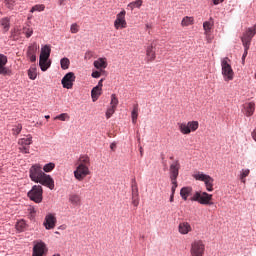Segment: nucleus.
Wrapping results in <instances>:
<instances>
[{"instance_id": "20e7f679", "label": "nucleus", "mask_w": 256, "mask_h": 256, "mask_svg": "<svg viewBox=\"0 0 256 256\" xmlns=\"http://www.w3.org/2000/svg\"><path fill=\"white\" fill-rule=\"evenodd\" d=\"M190 201H197L200 205H214L213 194L202 191H196L193 197L190 198Z\"/></svg>"}, {"instance_id": "3c124183", "label": "nucleus", "mask_w": 256, "mask_h": 256, "mask_svg": "<svg viewBox=\"0 0 256 256\" xmlns=\"http://www.w3.org/2000/svg\"><path fill=\"white\" fill-rule=\"evenodd\" d=\"M103 81H104V79L99 80L98 85L96 86V87H98V89H100L102 91H103Z\"/></svg>"}, {"instance_id": "5701e85b", "label": "nucleus", "mask_w": 256, "mask_h": 256, "mask_svg": "<svg viewBox=\"0 0 256 256\" xmlns=\"http://www.w3.org/2000/svg\"><path fill=\"white\" fill-rule=\"evenodd\" d=\"M0 25L3 29V32L7 33V31H9V29L11 28V20L7 17H4L0 19Z\"/></svg>"}, {"instance_id": "473e14b6", "label": "nucleus", "mask_w": 256, "mask_h": 256, "mask_svg": "<svg viewBox=\"0 0 256 256\" xmlns=\"http://www.w3.org/2000/svg\"><path fill=\"white\" fill-rule=\"evenodd\" d=\"M28 77L29 79H31L32 81H35L37 79V68L36 67H31L28 70Z\"/></svg>"}, {"instance_id": "dca6fc26", "label": "nucleus", "mask_w": 256, "mask_h": 256, "mask_svg": "<svg viewBox=\"0 0 256 256\" xmlns=\"http://www.w3.org/2000/svg\"><path fill=\"white\" fill-rule=\"evenodd\" d=\"M37 44H32L31 46L28 47L27 51V57L30 59L32 63H35L37 61Z\"/></svg>"}, {"instance_id": "f03ea898", "label": "nucleus", "mask_w": 256, "mask_h": 256, "mask_svg": "<svg viewBox=\"0 0 256 256\" xmlns=\"http://www.w3.org/2000/svg\"><path fill=\"white\" fill-rule=\"evenodd\" d=\"M75 166L74 177L77 181H83L85 177L91 175V170H89V167H91V158L87 155L80 156Z\"/></svg>"}, {"instance_id": "f3484780", "label": "nucleus", "mask_w": 256, "mask_h": 256, "mask_svg": "<svg viewBox=\"0 0 256 256\" xmlns=\"http://www.w3.org/2000/svg\"><path fill=\"white\" fill-rule=\"evenodd\" d=\"M178 231L181 235H188V233L193 231V228H191V224H189V222H181L178 226Z\"/></svg>"}, {"instance_id": "bf43d9fd", "label": "nucleus", "mask_w": 256, "mask_h": 256, "mask_svg": "<svg viewBox=\"0 0 256 256\" xmlns=\"http://www.w3.org/2000/svg\"><path fill=\"white\" fill-rule=\"evenodd\" d=\"M65 3V0H59V5H63Z\"/></svg>"}, {"instance_id": "8fccbe9b", "label": "nucleus", "mask_w": 256, "mask_h": 256, "mask_svg": "<svg viewBox=\"0 0 256 256\" xmlns=\"http://www.w3.org/2000/svg\"><path fill=\"white\" fill-rule=\"evenodd\" d=\"M19 149L22 153H29V146H21Z\"/></svg>"}, {"instance_id": "680f3d73", "label": "nucleus", "mask_w": 256, "mask_h": 256, "mask_svg": "<svg viewBox=\"0 0 256 256\" xmlns=\"http://www.w3.org/2000/svg\"><path fill=\"white\" fill-rule=\"evenodd\" d=\"M50 117H51V116H49V115H46V116H45V119H50Z\"/></svg>"}, {"instance_id": "a878e982", "label": "nucleus", "mask_w": 256, "mask_h": 256, "mask_svg": "<svg viewBox=\"0 0 256 256\" xmlns=\"http://www.w3.org/2000/svg\"><path fill=\"white\" fill-rule=\"evenodd\" d=\"M213 18H210V21H206L203 23V29L205 31V35L209 37V34L211 33V29H213Z\"/></svg>"}, {"instance_id": "aec40b11", "label": "nucleus", "mask_w": 256, "mask_h": 256, "mask_svg": "<svg viewBox=\"0 0 256 256\" xmlns=\"http://www.w3.org/2000/svg\"><path fill=\"white\" fill-rule=\"evenodd\" d=\"M193 193V188L192 187H183L180 190V197H182V199L184 201H187V199H189L190 195Z\"/></svg>"}, {"instance_id": "cd10ccee", "label": "nucleus", "mask_w": 256, "mask_h": 256, "mask_svg": "<svg viewBox=\"0 0 256 256\" xmlns=\"http://www.w3.org/2000/svg\"><path fill=\"white\" fill-rule=\"evenodd\" d=\"M132 123L135 125L137 123V118L139 117V105H134L131 112Z\"/></svg>"}, {"instance_id": "a19ab883", "label": "nucleus", "mask_w": 256, "mask_h": 256, "mask_svg": "<svg viewBox=\"0 0 256 256\" xmlns=\"http://www.w3.org/2000/svg\"><path fill=\"white\" fill-rule=\"evenodd\" d=\"M25 227H27V224L25 223V220H20L16 224L17 231H23V229H25Z\"/></svg>"}, {"instance_id": "c9c22d12", "label": "nucleus", "mask_w": 256, "mask_h": 256, "mask_svg": "<svg viewBox=\"0 0 256 256\" xmlns=\"http://www.w3.org/2000/svg\"><path fill=\"white\" fill-rule=\"evenodd\" d=\"M53 169H55V163H53V162L45 164L43 167V171L45 173H51V171H53Z\"/></svg>"}, {"instance_id": "9b49d317", "label": "nucleus", "mask_w": 256, "mask_h": 256, "mask_svg": "<svg viewBox=\"0 0 256 256\" xmlns=\"http://www.w3.org/2000/svg\"><path fill=\"white\" fill-rule=\"evenodd\" d=\"M43 225L47 231L51 229H55V226L57 225V217H55V214L49 213L45 216Z\"/></svg>"}, {"instance_id": "5fc2aeb1", "label": "nucleus", "mask_w": 256, "mask_h": 256, "mask_svg": "<svg viewBox=\"0 0 256 256\" xmlns=\"http://www.w3.org/2000/svg\"><path fill=\"white\" fill-rule=\"evenodd\" d=\"M248 31H251L254 33V35H256V25H254L252 28H249Z\"/></svg>"}, {"instance_id": "f8f14e48", "label": "nucleus", "mask_w": 256, "mask_h": 256, "mask_svg": "<svg viewBox=\"0 0 256 256\" xmlns=\"http://www.w3.org/2000/svg\"><path fill=\"white\" fill-rule=\"evenodd\" d=\"M179 169H181V163H179V160H175L170 165V179L171 181H177V178L179 177Z\"/></svg>"}, {"instance_id": "423d86ee", "label": "nucleus", "mask_w": 256, "mask_h": 256, "mask_svg": "<svg viewBox=\"0 0 256 256\" xmlns=\"http://www.w3.org/2000/svg\"><path fill=\"white\" fill-rule=\"evenodd\" d=\"M179 131L182 135H189V133L195 132L199 129L198 121H189L188 123H178Z\"/></svg>"}, {"instance_id": "bb28decb", "label": "nucleus", "mask_w": 256, "mask_h": 256, "mask_svg": "<svg viewBox=\"0 0 256 256\" xmlns=\"http://www.w3.org/2000/svg\"><path fill=\"white\" fill-rule=\"evenodd\" d=\"M19 145L21 146H26L29 147V145H31V143H33V137H31V135L26 136L25 138H21L18 141Z\"/></svg>"}, {"instance_id": "603ef678", "label": "nucleus", "mask_w": 256, "mask_h": 256, "mask_svg": "<svg viewBox=\"0 0 256 256\" xmlns=\"http://www.w3.org/2000/svg\"><path fill=\"white\" fill-rule=\"evenodd\" d=\"M249 49H247L246 47H244V53L242 55V61H245V57H247V53H248Z\"/></svg>"}, {"instance_id": "b1692460", "label": "nucleus", "mask_w": 256, "mask_h": 256, "mask_svg": "<svg viewBox=\"0 0 256 256\" xmlns=\"http://www.w3.org/2000/svg\"><path fill=\"white\" fill-rule=\"evenodd\" d=\"M94 67L96 69H107V58H98L94 61Z\"/></svg>"}, {"instance_id": "c85d7f7f", "label": "nucleus", "mask_w": 256, "mask_h": 256, "mask_svg": "<svg viewBox=\"0 0 256 256\" xmlns=\"http://www.w3.org/2000/svg\"><path fill=\"white\" fill-rule=\"evenodd\" d=\"M141 5H143V0H136L128 4V9L130 11H133V9H140Z\"/></svg>"}, {"instance_id": "ea45409f", "label": "nucleus", "mask_w": 256, "mask_h": 256, "mask_svg": "<svg viewBox=\"0 0 256 256\" xmlns=\"http://www.w3.org/2000/svg\"><path fill=\"white\" fill-rule=\"evenodd\" d=\"M132 197H139V188L137 187V182L132 184Z\"/></svg>"}, {"instance_id": "39448f33", "label": "nucleus", "mask_w": 256, "mask_h": 256, "mask_svg": "<svg viewBox=\"0 0 256 256\" xmlns=\"http://www.w3.org/2000/svg\"><path fill=\"white\" fill-rule=\"evenodd\" d=\"M192 177L196 181H203L207 191H209V192L213 191V183L215 182V179H213V177H211L203 172H196L192 175Z\"/></svg>"}, {"instance_id": "c03bdc74", "label": "nucleus", "mask_w": 256, "mask_h": 256, "mask_svg": "<svg viewBox=\"0 0 256 256\" xmlns=\"http://www.w3.org/2000/svg\"><path fill=\"white\" fill-rule=\"evenodd\" d=\"M70 32L73 34L79 33V25H77V23L72 24L70 27Z\"/></svg>"}, {"instance_id": "864d4df0", "label": "nucleus", "mask_w": 256, "mask_h": 256, "mask_svg": "<svg viewBox=\"0 0 256 256\" xmlns=\"http://www.w3.org/2000/svg\"><path fill=\"white\" fill-rule=\"evenodd\" d=\"M28 211H29L30 215H35V213H37V211L35 210L34 207L28 208Z\"/></svg>"}, {"instance_id": "6e6552de", "label": "nucleus", "mask_w": 256, "mask_h": 256, "mask_svg": "<svg viewBox=\"0 0 256 256\" xmlns=\"http://www.w3.org/2000/svg\"><path fill=\"white\" fill-rule=\"evenodd\" d=\"M190 253L192 256H203L205 253V244L201 240H195L191 244Z\"/></svg>"}, {"instance_id": "f704fd0d", "label": "nucleus", "mask_w": 256, "mask_h": 256, "mask_svg": "<svg viewBox=\"0 0 256 256\" xmlns=\"http://www.w3.org/2000/svg\"><path fill=\"white\" fill-rule=\"evenodd\" d=\"M249 173H251V170L249 169H242V171L240 172V181L242 183H245V177H249Z\"/></svg>"}, {"instance_id": "6e6d98bb", "label": "nucleus", "mask_w": 256, "mask_h": 256, "mask_svg": "<svg viewBox=\"0 0 256 256\" xmlns=\"http://www.w3.org/2000/svg\"><path fill=\"white\" fill-rule=\"evenodd\" d=\"M215 5H219V3H223L225 0H212Z\"/></svg>"}, {"instance_id": "c756f323", "label": "nucleus", "mask_w": 256, "mask_h": 256, "mask_svg": "<svg viewBox=\"0 0 256 256\" xmlns=\"http://www.w3.org/2000/svg\"><path fill=\"white\" fill-rule=\"evenodd\" d=\"M47 61H49V60H47V59L44 60V58H40L39 65H40L41 71H47V69L49 67H51V63H49Z\"/></svg>"}, {"instance_id": "e433bc0d", "label": "nucleus", "mask_w": 256, "mask_h": 256, "mask_svg": "<svg viewBox=\"0 0 256 256\" xmlns=\"http://www.w3.org/2000/svg\"><path fill=\"white\" fill-rule=\"evenodd\" d=\"M117 111V108L110 106L106 111V119H111L113 117V114Z\"/></svg>"}, {"instance_id": "de8ad7c7", "label": "nucleus", "mask_w": 256, "mask_h": 256, "mask_svg": "<svg viewBox=\"0 0 256 256\" xmlns=\"http://www.w3.org/2000/svg\"><path fill=\"white\" fill-rule=\"evenodd\" d=\"M172 181V195H175V190L177 189V180H171Z\"/></svg>"}, {"instance_id": "a18cd8bd", "label": "nucleus", "mask_w": 256, "mask_h": 256, "mask_svg": "<svg viewBox=\"0 0 256 256\" xmlns=\"http://www.w3.org/2000/svg\"><path fill=\"white\" fill-rule=\"evenodd\" d=\"M23 33L25 34L27 39H29V37H31V35H33V29H31V28H24Z\"/></svg>"}, {"instance_id": "6ab92c4d", "label": "nucleus", "mask_w": 256, "mask_h": 256, "mask_svg": "<svg viewBox=\"0 0 256 256\" xmlns=\"http://www.w3.org/2000/svg\"><path fill=\"white\" fill-rule=\"evenodd\" d=\"M7 56L0 54V75H7Z\"/></svg>"}, {"instance_id": "79ce46f5", "label": "nucleus", "mask_w": 256, "mask_h": 256, "mask_svg": "<svg viewBox=\"0 0 256 256\" xmlns=\"http://www.w3.org/2000/svg\"><path fill=\"white\" fill-rule=\"evenodd\" d=\"M23 129V126L21 124H18L12 128L13 135H19Z\"/></svg>"}, {"instance_id": "13d9d810", "label": "nucleus", "mask_w": 256, "mask_h": 256, "mask_svg": "<svg viewBox=\"0 0 256 256\" xmlns=\"http://www.w3.org/2000/svg\"><path fill=\"white\" fill-rule=\"evenodd\" d=\"M117 147V145L115 144V143H112L111 145H110V148L113 150V149H115Z\"/></svg>"}, {"instance_id": "ddd939ff", "label": "nucleus", "mask_w": 256, "mask_h": 256, "mask_svg": "<svg viewBox=\"0 0 256 256\" xmlns=\"http://www.w3.org/2000/svg\"><path fill=\"white\" fill-rule=\"evenodd\" d=\"M47 253V246L43 242H38L33 248L32 256H44Z\"/></svg>"}, {"instance_id": "69168bd1", "label": "nucleus", "mask_w": 256, "mask_h": 256, "mask_svg": "<svg viewBox=\"0 0 256 256\" xmlns=\"http://www.w3.org/2000/svg\"><path fill=\"white\" fill-rule=\"evenodd\" d=\"M2 173V169L0 168V174Z\"/></svg>"}, {"instance_id": "0eeeda50", "label": "nucleus", "mask_w": 256, "mask_h": 256, "mask_svg": "<svg viewBox=\"0 0 256 256\" xmlns=\"http://www.w3.org/2000/svg\"><path fill=\"white\" fill-rule=\"evenodd\" d=\"M28 197L34 203H41L43 201V187L41 185H34L28 192Z\"/></svg>"}, {"instance_id": "4be33fe9", "label": "nucleus", "mask_w": 256, "mask_h": 256, "mask_svg": "<svg viewBox=\"0 0 256 256\" xmlns=\"http://www.w3.org/2000/svg\"><path fill=\"white\" fill-rule=\"evenodd\" d=\"M69 202L74 205V207H79V205H81V196L79 194H70Z\"/></svg>"}, {"instance_id": "4468645a", "label": "nucleus", "mask_w": 256, "mask_h": 256, "mask_svg": "<svg viewBox=\"0 0 256 256\" xmlns=\"http://www.w3.org/2000/svg\"><path fill=\"white\" fill-rule=\"evenodd\" d=\"M155 45L152 43L146 48V61L147 63H153V61L157 58L155 53Z\"/></svg>"}, {"instance_id": "4d7b16f0", "label": "nucleus", "mask_w": 256, "mask_h": 256, "mask_svg": "<svg viewBox=\"0 0 256 256\" xmlns=\"http://www.w3.org/2000/svg\"><path fill=\"white\" fill-rule=\"evenodd\" d=\"M174 199H175V194H171V196H170V203H173Z\"/></svg>"}, {"instance_id": "f257e3e1", "label": "nucleus", "mask_w": 256, "mask_h": 256, "mask_svg": "<svg viewBox=\"0 0 256 256\" xmlns=\"http://www.w3.org/2000/svg\"><path fill=\"white\" fill-rule=\"evenodd\" d=\"M29 177L34 183H40L48 189H55V181L51 178V175L43 172V167L41 164H34L29 169Z\"/></svg>"}, {"instance_id": "1a4fd4ad", "label": "nucleus", "mask_w": 256, "mask_h": 256, "mask_svg": "<svg viewBox=\"0 0 256 256\" xmlns=\"http://www.w3.org/2000/svg\"><path fill=\"white\" fill-rule=\"evenodd\" d=\"M125 15H127L125 10H122L117 14L116 20L114 21L115 29H127V21L125 20Z\"/></svg>"}, {"instance_id": "9d476101", "label": "nucleus", "mask_w": 256, "mask_h": 256, "mask_svg": "<svg viewBox=\"0 0 256 256\" xmlns=\"http://www.w3.org/2000/svg\"><path fill=\"white\" fill-rule=\"evenodd\" d=\"M75 73L68 72L61 80L62 87L64 89H73V83H75Z\"/></svg>"}, {"instance_id": "052dcab7", "label": "nucleus", "mask_w": 256, "mask_h": 256, "mask_svg": "<svg viewBox=\"0 0 256 256\" xmlns=\"http://www.w3.org/2000/svg\"><path fill=\"white\" fill-rule=\"evenodd\" d=\"M140 153H141V155H143V148L142 147H140Z\"/></svg>"}, {"instance_id": "412c9836", "label": "nucleus", "mask_w": 256, "mask_h": 256, "mask_svg": "<svg viewBox=\"0 0 256 256\" xmlns=\"http://www.w3.org/2000/svg\"><path fill=\"white\" fill-rule=\"evenodd\" d=\"M49 57H51V46L45 45L41 49L40 59L49 60Z\"/></svg>"}, {"instance_id": "7c9ffc66", "label": "nucleus", "mask_w": 256, "mask_h": 256, "mask_svg": "<svg viewBox=\"0 0 256 256\" xmlns=\"http://www.w3.org/2000/svg\"><path fill=\"white\" fill-rule=\"evenodd\" d=\"M194 21L193 17L186 16L182 19L181 25L182 27H189V25H193Z\"/></svg>"}, {"instance_id": "09e8293b", "label": "nucleus", "mask_w": 256, "mask_h": 256, "mask_svg": "<svg viewBox=\"0 0 256 256\" xmlns=\"http://www.w3.org/2000/svg\"><path fill=\"white\" fill-rule=\"evenodd\" d=\"M92 77L94 79H99V77H101V72H99V71L92 72Z\"/></svg>"}, {"instance_id": "2f4dec72", "label": "nucleus", "mask_w": 256, "mask_h": 256, "mask_svg": "<svg viewBox=\"0 0 256 256\" xmlns=\"http://www.w3.org/2000/svg\"><path fill=\"white\" fill-rule=\"evenodd\" d=\"M60 65H61V69L65 71L69 69V65H71V61L69 60V58L64 57L60 60Z\"/></svg>"}, {"instance_id": "49530a36", "label": "nucleus", "mask_w": 256, "mask_h": 256, "mask_svg": "<svg viewBox=\"0 0 256 256\" xmlns=\"http://www.w3.org/2000/svg\"><path fill=\"white\" fill-rule=\"evenodd\" d=\"M132 205L139 207V196H132Z\"/></svg>"}, {"instance_id": "a211bd4d", "label": "nucleus", "mask_w": 256, "mask_h": 256, "mask_svg": "<svg viewBox=\"0 0 256 256\" xmlns=\"http://www.w3.org/2000/svg\"><path fill=\"white\" fill-rule=\"evenodd\" d=\"M255 113V103L249 102L244 105V115L251 117Z\"/></svg>"}, {"instance_id": "37998d69", "label": "nucleus", "mask_w": 256, "mask_h": 256, "mask_svg": "<svg viewBox=\"0 0 256 256\" xmlns=\"http://www.w3.org/2000/svg\"><path fill=\"white\" fill-rule=\"evenodd\" d=\"M55 120L59 119V121H67L69 119V114L62 113L54 118Z\"/></svg>"}, {"instance_id": "393cba45", "label": "nucleus", "mask_w": 256, "mask_h": 256, "mask_svg": "<svg viewBox=\"0 0 256 256\" xmlns=\"http://www.w3.org/2000/svg\"><path fill=\"white\" fill-rule=\"evenodd\" d=\"M102 93H103V90H101V88L95 86L91 90L92 101L95 103V101H97V99H99V97H101Z\"/></svg>"}, {"instance_id": "58836bf2", "label": "nucleus", "mask_w": 256, "mask_h": 256, "mask_svg": "<svg viewBox=\"0 0 256 256\" xmlns=\"http://www.w3.org/2000/svg\"><path fill=\"white\" fill-rule=\"evenodd\" d=\"M111 107H114L117 109V106L119 105V99H117V96L115 94L111 95V102H110Z\"/></svg>"}, {"instance_id": "0e129e2a", "label": "nucleus", "mask_w": 256, "mask_h": 256, "mask_svg": "<svg viewBox=\"0 0 256 256\" xmlns=\"http://www.w3.org/2000/svg\"><path fill=\"white\" fill-rule=\"evenodd\" d=\"M254 79H256V72H255V75H254Z\"/></svg>"}, {"instance_id": "7ed1b4c3", "label": "nucleus", "mask_w": 256, "mask_h": 256, "mask_svg": "<svg viewBox=\"0 0 256 256\" xmlns=\"http://www.w3.org/2000/svg\"><path fill=\"white\" fill-rule=\"evenodd\" d=\"M221 67L224 81H233L235 79V72L233 71V67H231V59L229 57L221 59Z\"/></svg>"}, {"instance_id": "4c0bfd02", "label": "nucleus", "mask_w": 256, "mask_h": 256, "mask_svg": "<svg viewBox=\"0 0 256 256\" xmlns=\"http://www.w3.org/2000/svg\"><path fill=\"white\" fill-rule=\"evenodd\" d=\"M35 11H45V5L37 4V5L33 6L30 10V13H35Z\"/></svg>"}, {"instance_id": "2eb2a0df", "label": "nucleus", "mask_w": 256, "mask_h": 256, "mask_svg": "<svg viewBox=\"0 0 256 256\" xmlns=\"http://www.w3.org/2000/svg\"><path fill=\"white\" fill-rule=\"evenodd\" d=\"M253 37H255V33H253L251 30H247L243 36H242V43L243 46L246 49H249V47L251 46V39H253Z\"/></svg>"}, {"instance_id": "e2e57ef3", "label": "nucleus", "mask_w": 256, "mask_h": 256, "mask_svg": "<svg viewBox=\"0 0 256 256\" xmlns=\"http://www.w3.org/2000/svg\"><path fill=\"white\" fill-rule=\"evenodd\" d=\"M90 54H91V52L86 53V55H90Z\"/></svg>"}, {"instance_id": "72a5a7b5", "label": "nucleus", "mask_w": 256, "mask_h": 256, "mask_svg": "<svg viewBox=\"0 0 256 256\" xmlns=\"http://www.w3.org/2000/svg\"><path fill=\"white\" fill-rule=\"evenodd\" d=\"M17 0H4V5L10 11H13Z\"/></svg>"}]
</instances>
